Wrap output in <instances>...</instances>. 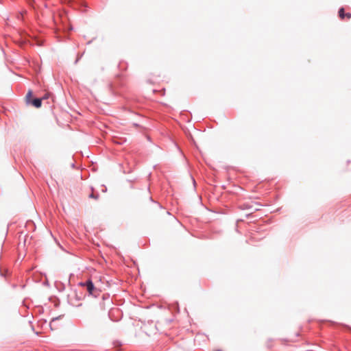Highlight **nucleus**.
<instances>
[{
    "label": "nucleus",
    "mask_w": 351,
    "mask_h": 351,
    "mask_svg": "<svg viewBox=\"0 0 351 351\" xmlns=\"http://www.w3.org/2000/svg\"><path fill=\"white\" fill-rule=\"evenodd\" d=\"M61 114H54V116L56 119V121H57V123L58 124H63L62 123L60 122L58 117H60V116H62L64 118H66V119H70V117H71V114H69L68 111H64V110H62V111H58Z\"/></svg>",
    "instance_id": "obj_4"
},
{
    "label": "nucleus",
    "mask_w": 351,
    "mask_h": 351,
    "mask_svg": "<svg viewBox=\"0 0 351 351\" xmlns=\"http://www.w3.org/2000/svg\"><path fill=\"white\" fill-rule=\"evenodd\" d=\"M25 102L27 105L38 108L42 106V99L36 97L32 90H29L25 96Z\"/></svg>",
    "instance_id": "obj_2"
},
{
    "label": "nucleus",
    "mask_w": 351,
    "mask_h": 351,
    "mask_svg": "<svg viewBox=\"0 0 351 351\" xmlns=\"http://www.w3.org/2000/svg\"><path fill=\"white\" fill-rule=\"evenodd\" d=\"M82 55H83V53H82V54H81V55H78V56H77V59H76V60H75V64H77V62H78V61L80 60V59L82 58Z\"/></svg>",
    "instance_id": "obj_10"
},
{
    "label": "nucleus",
    "mask_w": 351,
    "mask_h": 351,
    "mask_svg": "<svg viewBox=\"0 0 351 351\" xmlns=\"http://www.w3.org/2000/svg\"><path fill=\"white\" fill-rule=\"evenodd\" d=\"M106 190H107V189H106V188H105V189H102V191H103V192H106Z\"/></svg>",
    "instance_id": "obj_12"
},
{
    "label": "nucleus",
    "mask_w": 351,
    "mask_h": 351,
    "mask_svg": "<svg viewBox=\"0 0 351 351\" xmlns=\"http://www.w3.org/2000/svg\"><path fill=\"white\" fill-rule=\"evenodd\" d=\"M39 98L42 99V103L43 102H46L48 104H50V101H49L50 99L51 101H53L52 94L50 93H46L42 97H39Z\"/></svg>",
    "instance_id": "obj_6"
},
{
    "label": "nucleus",
    "mask_w": 351,
    "mask_h": 351,
    "mask_svg": "<svg viewBox=\"0 0 351 351\" xmlns=\"http://www.w3.org/2000/svg\"><path fill=\"white\" fill-rule=\"evenodd\" d=\"M215 351H221V350H215Z\"/></svg>",
    "instance_id": "obj_14"
},
{
    "label": "nucleus",
    "mask_w": 351,
    "mask_h": 351,
    "mask_svg": "<svg viewBox=\"0 0 351 351\" xmlns=\"http://www.w3.org/2000/svg\"><path fill=\"white\" fill-rule=\"evenodd\" d=\"M123 82H122V76L120 75H118L117 76V78L114 82V84H110L108 85V90L112 94H115L116 93V90H115V86L117 85L121 86H123Z\"/></svg>",
    "instance_id": "obj_3"
},
{
    "label": "nucleus",
    "mask_w": 351,
    "mask_h": 351,
    "mask_svg": "<svg viewBox=\"0 0 351 351\" xmlns=\"http://www.w3.org/2000/svg\"><path fill=\"white\" fill-rule=\"evenodd\" d=\"M122 110H131L130 108L123 107Z\"/></svg>",
    "instance_id": "obj_11"
},
{
    "label": "nucleus",
    "mask_w": 351,
    "mask_h": 351,
    "mask_svg": "<svg viewBox=\"0 0 351 351\" xmlns=\"http://www.w3.org/2000/svg\"><path fill=\"white\" fill-rule=\"evenodd\" d=\"M90 198L97 199L99 198V194L98 193H92L89 195Z\"/></svg>",
    "instance_id": "obj_7"
},
{
    "label": "nucleus",
    "mask_w": 351,
    "mask_h": 351,
    "mask_svg": "<svg viewBox=\"0 0 351 351\" xmlns=\"http://www.w3.org/2000/svg\"><path fill=\"white\" fill-rule=\"evenodd\" d=\"M1 112L4 114L6 111L3 110V111H1Z\"/></svg>",
    "instance_id": "obj_13"
},
{
    "label": "nucleus",
    "mask_w": 351,
    "mask_h": 351,
    "mask_svg": "<svg viewBox=\"0 0 351 351\" xmlns=\"http://www.w3.org/2000/svg\"><path fill=\"white\" fill-rule=\"evenodd\" d=\"M140 110H145V109H144V108H141Z\"/></svg>",
    "instance_id": "obj_15"
},
{
    "label": "nucleus",
    "mask_w": 351,
    "mask_h": 351,
    "mask_svg": "<svg viewBox=\"0 0 351 351\" xmlns=\"http://www.w3.org/2000/svg\"><path fill=\"white\" fill-rule=\"evenodd\" d=\"M79 285L85 289L88 293V295L97 298L100 294L101 291L95 287L90 279H88L85 282H79Z\"/></svg>",
    "instance_id": "obj_1"
},
{
    "label": "nucleus",
    "mask_w": 351,
    "mask_h": 351,
    "mask_svg": "<svg viewBox=\"0 0 351 351\" xmlns=\"http://www.w3.org/2000/svg\"><path fill=\"white\" fill-rule=\"evenodd\" d=\"M338 15L341 19H350L351 18V13H350V12L346 13L343 8H339V10L338 11Z\"/></svg>",
    "instance_id": "obj_5"
},
{
    "label": "nucleus",
    "mask_w": 351,
    "mask_h": 351,
    "mask_svg": "<svg viewBox=\"0 0 351 351\" xmlns=\"http://www.w3.org/2000/svg\"><path fill=\"white\" fill-rule=\"evenodd\" d=\"M63 316H64V315H59V316H58V317H56L53 318V319H52V320H51V322L50 323V325H51L52 322H55V321H56V320H59V319H62V317Z\"/></svg>",
    "instance_id": "obj_8"
},
{
    "label": "nucleus",
    "mask_w": 351,
    "mask_h": 351,
    "mask_svg": "<svg viewBox=\"0 0 351 351\" xmlns=\"http://www.w3.org/2000/svg\"><path fill=\"white\" fill-rule=\"evenodd\" d=\"M114 312H119V310L118 309H114V310H111L110 312H109V317L110 318L112 319V320H114L112 318V314L114 313Z\"/></svg>",
    "instance_id": "obj_9"
}]
</instances>
